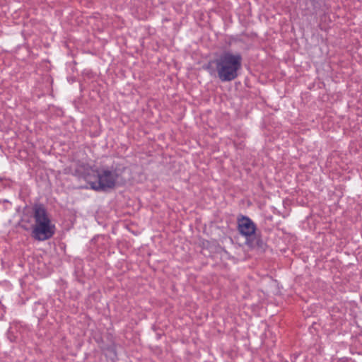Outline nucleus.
Returning <instances> with one entry per match:
<instances>
[{"mask_svg":"<svg viewBox=\"0 0 362 362\" xmlns=\"http://www.w3.org/2000/svg\"><path fill=\"white\" fill-rule=\"evenodd\" d=\"M33 218L35 223L32 224L30 219L24 216L21 219V227L25 230L32 228V237L38 241L52 238L55 232V226L42 205L36 204L33 206Z\"/></svg>","mask_w":362,"mask_h":362,"instance_id":"1","label":"nucleus"},{"mask_svg":"<svg viewBox=\"0 0 362 362\" xmlns=\"http://www.w3.org/2000/svg\"><path fill=\"white\" fill-rule=\"evenodd\" d=\"M242 57L239 54L226 52L216 62V71L219 78L223 81L235 79L241 68Z\"/></svg>","mask_w":362,"mask_h":362,"instance_id":"2","label":"nucleus"},{"mask_svg":"<svg viewBox=\"0 0 362 362\" xmlns=\"http://www.w3.org/2000/svg\"><path fill=\"white\" fill-rule=\"evenodd\" d=\"M118 177L119 175L115 170L100 168L91 170V173L86 175V180L91 189L105 191L115 187Z\"/></svg>","mask_w":362,"mask_h":362,"instance_id":"3","label":"nucleus"},{"mask_svg":"<svg viewBox=\"0 0 362 362\" xmlns=\"http://www.w3.org/2000/svg\"><path fill=\"white\" fill-rule=\"evenodd\" d=\"M238 230L241 235L250 238L255 234L256 227L249 218L243 216L238 220Z\"/></svg>","mask_w":362,"mask_h":362,"instance_id":"4","label":"nucleus"}]
</instances>
